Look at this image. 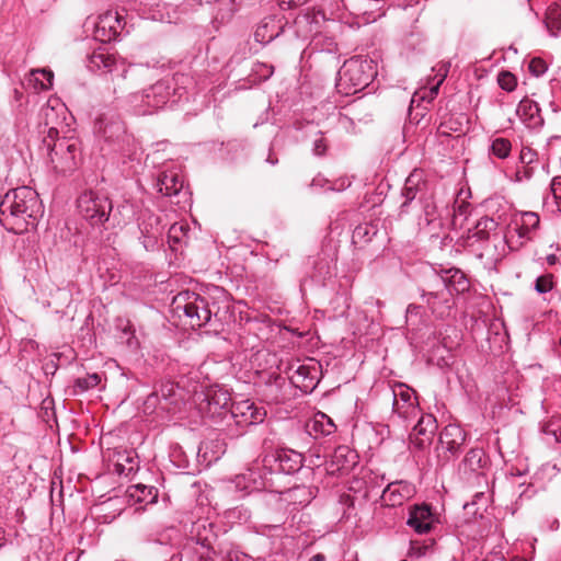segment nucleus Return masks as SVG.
I'll use <instances>...</instances> for the list:
<instances>
[{
	"label": "nucleus",
	"instance_id": "34",
	"mask_svg": "<svg viewBox=\"0 0 561 561\" xmlns=\"http://www.w3.org/2000/svg\"><path fill=\"white\" fill-rule=\"evenodd\" d=\"M139 230L140 233L162 236L163 227L161 225V218L158 215L145 213L139 222Z\"/></svg>",
	"mask_w": 561,
	"mask_h": 561
},
{
	"label": "nucleus",
	"instance_id": "25",
	"mask_svg": "<svg viewBox=\"0 0 561 561\" xmlns=\"http://www.w3.org/2000/svg\"><path fill=\"white\" fill-rule=\"evenodd\" d=\"M490 460L482 448H471L461 462V470L465 474H477L484 477V470L489 467Z\"/></svg>",
	"mask_w": 561,
	"mask_h": 561
},
{
	"label": "nucleus",
	"instance_id": "43",
	"mask_svg": "<svg viewBox=\"0 0 561 561\" xmlns=\"http://www.w3.org/2000/svg\"><path fill=\"white\" fill-rule=\"evenodd\" d=\"M161 0H144L139 3L140 14L146 19L158 20L162 19L161 14H157L154 9L160 7Z\"/></svg>",
	"mask_w": 561,
	"mask_h": 561
},
{
	"label": "nucleus",
	"instance_id": "27",
	"mask_svg": "<svg viewBox=\"0 0 561 561\" xmlns=\"http://www.w3.org/2000/svg\"><path fill=\"white\" fill-rule=\"evenodd\" d=\"M434 276L442 277V282L446 285V288H448L451 296L469 290V280L465 273L458 268L445 270L442 271L440 274H435Z\"/></svg>",
	"mask_w": 561,
	"mask_h": 561
},
{
	"label": "nucleus",
	"instance_id": "9",
	"mask_svg": "<svg viewBox=\"0 0 561 561\" xmlns=\"http://www.w3.org/2000/svg\"><path fill=\"white\" fill-rule=\"evenodd\" d=\"M288 379L293 386L302 392H311L319 382L320 365L310 359L308 363H295L288 367Z\"/></svg>",
	"mask_w": 561,
	"mask_h": 561
},
{
	"label": "nucleus",
	"instance_id": "15",
	"mask_svg": "<svg viewBox=\"0 0 561 561\" xmlns=\"http://www.w3.org/2000/svg\"><path fill=\"white\" fill-rule=\"evenodd\" d=\"M124 61H118L116 56L108 51L106 47H98L87 56V67L92 72H113L122 67V78H126L127 69Z\"/></svg>",
	"mask_w": 561,
	"mask_h": 561
},
{
	"label": "nucleus",
	"instance_id": "33",
	"mask_svg": "<svg viewBox=\"0 0 561 561\" xmlns=\"http://www.w3.org/2000/svg\"><path fill=\"white\" fill-rule=\"evenodd\" d=\"M471 204L456 201L453 207L450 225L453 229L462 228L471 213Z\"/></svg>",
	"mask_w": 561,
	"mask_h": 561
},
{
	"label": "nucleus",
	"instance_id": "5",
	"mask_svg": "<svg viewBox=\"0 0 561 561\" xmlns=\"http://www.w3.org/2000/svg\"><path fill=\"white\" fill-rule=\"evenodd\" d=\"M376 76L377 65L373 59L355 56L340 69L336 88L345 95L355 94L367 88Z\"/></svg>",
	"mask_w": 561,
	"mask_h": 561
},
{
	"label": "nucleus",
	"instance_id": "58",
	"mask_svg": "<svg viewBox=\"0 0 561 561\" xmlns=\"http://www.w3.org/2000/svg\"><path fill=\"white\" fill-rule=\"evenodd\" d=\"M179 233H184V226L179 224H173L168 232V238L173 239L174 241L179 242Z\"/></svg>",
	"mask_w": 561,
	"mask_h": 561
},
{
	"label": "nucleus",
	"instance_id": "52",
	"mask_svg": "<svg viewBox=\"0 0 561 561\" xmlns=\"http://www.w3.org/2000/svg\"><path fill=\"white\" fill-rule=\"evenodd\" d=\"M228 561H261V560L255 559L241 550L234 549V550H231L228 552Z\"/></svg>",
	"mask_w": 561,
	"mask_h": 561
},
{
	"label": "nucleus",
	"instance_id": "36",
	"mask_svg": "<svg viewBox=\"0 0 561 561\" xmlns=\"http://www.w3.org/2000/svg\"><path fill=\"white\" fill-rule=\"evenodd\" d=\"M450 69V62L449 61H440L438 62L433 70L436 71V77H438L437 82L428 90V95H422L421 99L425 100L426 98L428 101L433 100L437 94L439 90V85L444 82L446 77L448 76Z\"/></svg>",
	"mask_w": 561,
	"mask_h": 561
},
{
	"label": "nucleus",
	"instance_id": "31",
	"mask_svg": "<svg viewBox=\"0 0 561 561\" xmlns=\"http://www.w3.org/2000/svg\"><path fill=\"white\" fill-rule=\"evenodd\" d=\"M54 73L46 69L32 70L27 79L36 91L48 90L53 85Z\"/></svg>",
	"mask_w": 561,
	"mask_h": 561
},
{
	"label": "nucleus",
	"instance_id": "20",
	"mask_svg": "<svg viewBox=\"0 0 561 561\" xmlns=\"http://www.w3.org/2000/svg\"><path fill=\"white\" fill-rule=\"evenodd\" d=\"M435 522L432 507L427 504H415L409 508V517L407 525L415 533L423 535L427 534Z\"/></svg>",
	"mask_w": 561,
	"mask_h": 561
},
{
	"label": "nucleus",
	"instance_id": "10",
	"mask_svg": "<svg viewBox=\"0 0 561 561\" xmlns=\"http://www.w3.org/2000/svg\"><path fill=\"white\" fill-rule=\"evenodd\" d=\"M172 91L174 89L167 80H161L145 89L140 94L135 98L140 99V102L145 106L141 111L142 114H151L152 112L164 107L169 102L174 103L175 100H171Z\"/></svg>",
	"mask_w": 561,
	"mask_h": 561
},
{
	"label": "nucleus",
	"instance_id": "64",
	"mask_svg": "<svg viewBox=\"0 0 561 561\" xmlns=\"http://www.w3.org/2000/svg\"><path fill=\"white\" fill-rule=\"evenodd\" d=\"M449 130H455V129L453 127H449L447 123H443L438 127V133L442 135H448Z\"/></svg>",
	"mask_w": 561,
	"mask_h": 561
},
{
	"label": "nucleus",
	"instance_id": "42",
	"mask_svg": "<svg viewBox=\"0 0 561 561\" xmlns=\"http://www.w3.org/2000/svg\"><path fill=\"white\" fill-rule=\"evenodd\" d=\"M207 400L210 405H217L220 409H226L231 402V397L227 391L215 390L207 394Z\"/></svg>",
	"mask_w": 561,
	"mask_h": 561
},
{
	"label": "nucleus",
	"instance_id": "28",
	"mask_svg": "<svg viewBox=\"0 0 561 561\" xmlns=\"http://www.w3.org/2000/svg\"><path fill=\"white\" fill-rule=\"evenodd\" d=\"M306 428L314 438L331 436L336 432L333 420L323 412H317L306 424Z\"/></svg>",
	"mask_w": 561,
	"mask_h": 561
},
{
	"label": "nucleus",
	"instance_id": "57",
	"mask_svg": "<svg viewBox=\"0 0 561 561\" xmlns=\"http://www.w3.org/2000/svg\"><path fill=\"white\" fill-rule=\"evenodd\" d=\"M308 1L309 0H278V5L282 10H291L306 4Z\"/></svg>",
	"mask_w": 561,
	"mask_h": 561
},
{
	"label": "nucleus",
	"instance_id": "50",
	"mask_svg": "<svg viewBox=\"0 0 561 561\" xmlns=\"http://www.w3.org/2000/svg\"><path fill=\"white\" fill-rule=\"evenodd\" d=\"M162 236L141 233L142 245L147 251H156Z\"/></svg>",
	"mask_w": 561,
	"mask_h": 561
},
{
	"label": "nucleus",
	"instance_id": "40",
	"mask_svg": "<svg viewBox=\"0 0 561 561\" xmlns=\"http://www.w3.org/2000/svg\"><path fill=\"white\" fill-rule=\"evenodd\" d=\"M329 149V141L324 133L319 130L311 140V151L316 157H324Z\"/></svg>",
	"mask_w": 561,
	"mask_h": 561
},
{
	"label": "nucleus",
	"instance_id": "1",
	"mask_svg": "<svg viewBox=\"0 0 561 561\" xmlns=\"http://www.w3.org/2000/svg\"><path fill=\"white\" fill-rule=\"evenodd\" d=\"M44 209L35 190L20 186L4 194L0 202V224L14 233H22L34 227Z\"/></svg>",
	"mask_w": 561,
	"mask_h": 561
},
{
	"label": "nucleus",
	"instance_id": "12",
	"mask_svg": "<svg viewBox=\"0 0 561 561\" xmlns=\"http://www.w3.org/2000/svg\"><path fill=\"white\" fill-rule=\"evenodd\" d=\"M125 25V19L118 11L107 10L100 14L94 23V37L102 43L115 41Z\"/></svg>",
	"mask_w": 561,
	"mask_h": 561
},
{
	"label": "nucleus",
	"instance_id": "22",
	"mask_svg": "<svg viewBox=\"0 0 561 561\" xmlns=\"http://www.w3.org/2000/svg\"><path fill=\"white\" fill-rule=\"evenodd\" d=\"M274 470L285 474L298 472L304 465V457L300 453L293 449H279L272 456Z\"/></svg>",
	"mask_w": 561,
	"mask_h": 561
},
{
	"label": "nucleus",
	"instance_id": "45",
	"mask_svg": "<svg viewBox=\"0 0 561 561\" xmlns=\"http://www.w3.org/2000/svg\"><path fill=\"white\" fill-rule=\"evenodd\" d=\"M539 216L533 211H526L522 215V226L520 229L525 232H529L535 230L539 226Z\"/></svg>",
	"mask_w": 561,
	"mask_h": 561
},
{
	"label": "nucleus",
	"instance_id": "17",
	"mask_svg": "<svg viewBox=\"0 0 561 561\" xmlns=\"http://www.w3.org/2000/svg\"><path fill=\"white\" fill-rule=\"evenodd\" d=\"M437 430V421L433 414H422L410 434V444L416 449H424L432 444Z\"/></svg>",
	"mask_w": 561,
	"mask_h": 561
},
{
	"label": "nucleus",
	"instance_id": "55",
	"mask_svg": "<svg viewBox=\"0 0 561 561\" xmlns=\"http://www.w3.org/2000/svg\"><path fill=\"white\" fill-rule=\"evenodd\" d=\"M139 492L140 494L137 495L138 501H147L148 496H151V499H154L156 495H152V488H148L146 485H136L135 486V493H130L131 496H136V493Z\"/></svg>",
	"mask_w": 561,
	"mask_h": 561
},
{
	"label": "nucleus",
	"instance_id": "30",
	"mask_svg": "<svg viewBox=\"0 0 561 561\" xmlns=\"http://www.w3.org/2000/svg\"><path fill=\"white\" fill-rule=\"evenodd\" d=\"M423 214H424V226L423 229H426L431 237H438L439 231L443 228V221L437 216L436 206L433 202H431L430 196H427L423 202Z\"/></svg>",
	"mask_w": 561,
	"mask_h": 561
},
{
	"label": "nucleus",
	"instance_id": "24",
	"mask_svg": "<svg viewBox=\"0 0 561 561\" xmlns=\"http://www.w3.org/2000/svg\"><path fill=\"white\" fill-rule=\"evenodd\" d=\"M156 186L162 195L173 197L182 193L184 180L178 170H165L158 175Z\"/></svg>",
	"mask_w": 561,
	"mask_h": 561
},
{
	"label": "nucleus",
	"instance_id": "6",
	"mask_svg": "<svg viewBox=\"0 0 561 561\" xmlns=\"http://www.w3.org/2000/svg\"><path fill=\"white\" fill-rule=\"evenodd\" d=\"M174 302L176 309H182L184 314L190 319L192 328H202L210 322L213 317H217L219 306L210 302L206 296H201L191 291L180 293Z\"/></svg>",
	"mask_w": 561,
	"mask_h": 561
},
{
	"label": "nucleus",
	"instance_id": "60",
	"mask_svg": "<svg viewBox=\"0 0 561 561\" xmlns=\"http://www.w3.org/2000/svg\"><path fill=\"white\" fill-rule=\"evenodd\" d=\"M561 196V176L554 178L551 182V197Z\"/></svg>",
	"mask_w": 561,
	"mask_h": 561
},
{
	"label": "nucleus",
	"instance_id": "26",
	"mask_svg": "<svg viewBox=\"0 0 561 561\" xmlns=\"http://www.w3.org/2000/svg\"><path fill=\"white\" fill-rule=\"evenodd\" d=\"M283 31L282 20L276 16H266L257 25L254 38L257 43L265 45L278 37Z\"/></svg>",
	"mask_w": 561,
	"mask_h": 561
},
{
	"label": "nucleus",
	"instance_id": "23",
	"mask_svg": "<svg viewBox=\"0 0 561 561\" xmlns=\"http://www.w3.org/2000/svg\"><path fill=\"white\" fill-rule=\"evenodd\" d=\"M339 27L340 24L336 21L327 19V25L319 27L310 39L312 48L320 51L334 53L336 50L334 32Z\"/></svg>",
	"mask_w": 561,
	"mask_h": 561
},
{
	"label": "nucleus",
	"instance_id": "11",
	"mask_svg": "<svg viewBox=\"0 0 561 561\" xmlns=\"http://www.w3.org/2000/svg\"><path fill=\"white\" fill-rule=\"evenodd\" d=\"M265 415V411L256 407L254 402L241 400L231 403L230 409L225 412L224 419H228V422L233 421L237 426L244 428L263 422Z\"/></svg>",
	"mask_w": 561,
	"mask_h": 561
},
{
	"label": "nucleus",
	"instance_id": "48",
	"mask_svg": "<svg viewBox=\"0 0 561 561\" xmlns=\"http://www.w3.org/2000/svg\"><path fill=\"white\" fill-rule=\"evenodd\" d=\"M528 69L531 75L540 77L546 73V71L548 70V66L543 59L539 57H534L529 61Z\"/></svg>",
	"mask_w": 561,
	"mask_h": 561
},
{
	"label": "nucleus",
	"instance_id": "4",
	"mask_svg": "<svg viewBox=\"0 0 561 561\" xmlns=\"http://www.w3.org/2000/svg\"><path fill=\"white\" fill-rule=\"evenodd\" d=\"M47 151V164L58 173L66 174L76 170L80 156L79 141L75 138L59 137L56 127H49L47 136L43 139Z\"/></svg>",
	"mask_w": 561,
	"mask_h": 561
},
{
	"label": "nucleus",
	"instance_id": "61",
	"mask_svg": "<svg viewBox=\"0 0 561 561\" xmlns=\"http://www.w3.org/2000/svg\"><path fill=\"white\" fill-rule=\"evenodd\" d=\"M421 312V306L411 304L407 308V319H411L413 316H419Z\"/></svg>",
	"mask_w": 561,
	"mask_h": 561
},
{
	"label": "nucleus",
	"instance_id": "49",
	"mask_svg": "<svg viewBox=\"0 0 561 561\" xmlns=\"http://www.w3.org/2000/svg\"><path fill=\"white\" fill-rule=\"evenodd\" d=\"M552 280L550 275L539 276L535 282V290L538 294H546L552 289Z\"/></svg>",
	"mask_w": 561,
	"mask_h": 561
},
{
	"label": "nucleus",
	"instance_id": "59",
	"mask_svg": "<svg viewBox=\"0 0 561 561\" xmlns=\"http://www.w3.org/2000/svg\"><path fill=\"white\" fill-rule=\"evenodd\" d=\"M284 531V528L280 525H263L261 533L266 536H271L274 534L280 535Z\"/></svg>",
	"mask_w": 561,
	"mask_h": 561
},
{
	"label": "nucleus",
	"instance_id": "19",
	"mask_svg": "<svg viewBox=\"0 0 561 561\" xmlns=\"http://www.w3.org/2000/svg\"><path fill=\"white\" fill-rule=\"evenodd\" d=\"M466 432L457 424H448L443 428L439 434L438 443L440 449L448 454L446 459L459 455L466 442Z\"/></svg>",
	"mask_w": 561,
	"mask_h": 561
},
{
	"label": "nucleus",
	"instance_id": "29",
	"mask_svg": "<svg viewBox=\"0 0 561 561\" xmlns=\"http://www.w3.org/2000/svg\"><path fill=\"white\" fill-rule=\"evenodd\" d=\"M516 114L528 127H538L543 124L538 103L527 96L520 100Z\"/></svg>",
	"mask_w": 561,
	"mask_h": 561
},
{
	"label": "nucleus",
	"instance_id": "62",
	"mask_svg": "<svg viewBox=\"0 0 561 561\" xmlns=\"http://www.w3.org/2000/svg\"><path fill=\"white\" fill-rule=\"evenodd\" d=\"M124 333L125 334H129V336L127 337V344L129 346H134V345H137V340L134 335V331L131 330V325L130 324H127V327L124 329Z\"/></svg>",
	"mask_w": 561,
	"mask_h": 561
},
{
	"label": "nucleus",
	"instance_id": "51",
	"mask_svg": "<svg viewBox=\"0 0 561 561\" xmlns=\"http://www.w3.org/2000/svg\"><path fill=\"white\" fill-rule=\"evenodd\" d=\"M522 164L530 165L537 161V152L528 146H524L519 153Z\"/></svg>",
	"mask_w": 561,
	"mask_h": 561
},
{
	"label": "nucleus",
	"instance_id": "37",
	"mask_svg": "<svg viewBox=\"0 0 561 561\" xmlns=\"http://www.w3.org/2000/svg\"><path fill=\"white\" fill-rule=\"evenodd\" d=\"M496 227L497 222L494 219L490 217H482L477 221L471 237L477 240L488 239L490 231L495 230Z\"/></svg>",
	"mask_w": 561,
	"mask_h": 561
},
{
	"label": "nucleus",
	"instance_id": "46",
	"mask_svg": "<svg viewBox=\"0 0 561 561\" xmlns=\"http://www.w3.org/2000/svg\"><path fill=\"white\" fill-rule=\"evenodd\" d=\"M290 496L291 499H300L299 504L300 505H307L311 501V491L307 486H297L293 490H290Z\"/></svg>",
	"mask_w": 561,
	"mask_h": 561
},
{
	"label": "nucleus",
	"instance_id": "47",
	"mask_svg": "<svg viewBox=\"0 0 561 561\" xmlns=\"http://www.w3.org/2000/svg\"><path fill=\"white\" fill-rule=\"evenodd\" d=\"M489 497L484 492H477L473 496L471 503H466L463 505L465 510H468L470 506H477V510L473 511V514H477L480 510H485L488 505Z\"/></svg>",
	"mask_w": 561,
	"mask_h": 561
},
{
	"label": "nucleus",
	"instance_id": "14",
	"mask_svg": "<svg viewBox=\"0 0 561 561\" xmlns=\"http://www.w3.org/2000/svg\"><path fill=\"white\" fill-rule=\"evenodd\" d=\"M336 253L331 249H322L320 253L309 257L308 266L311 267L309 277L319 285H325V282L335 274Z\"/></svg>",
	"mask_w": 561,
	"mask_h": 561
},
{
	"label": "nucleus",
	"instance_id": "2",
	"mask_svg": "<svg viewBox=\"0 0 561 561\" xmlns=\"http://www.w3.org/2000/svg\"><path fill=\"white\" fill-rule=\"evenodd\" d=\"M80 215L93 227L123 228L135 217V206L124 201L114 208L110 197L99 191H85L77 199Z\"/></svg>",
	"mask_w": 561,
	"mask_h": 561
},
{
	"label": "nucleus",
	"instance_id": "16",
	"mask_svg": "<svg viewBox=\"0 0 561 561\" xmlns=\"http://www.w3.org/2000/svg\"><path fill=\"white\" fill-rule=\"evenodd\" d=\"M427 182L423 178V172L414 170L407 178L402 188L404 202L400 206L401 213L408 211V206L416 198L422 203L427 197Z\"/></svg>",
	"mask_w": 561,
	"mask_h": 561
},
{
	"label": "nucleus",
	"instance_id": "21",
	"mask_svg": "<svg viewBox=\"0 0 561 561\" xmlns=\"http://www.w3.org/2000/svg\"><path fill=\"white\" fill-rule=\"evenodd\" d=\"M415 493V488L408 481L390 482L382 491L381 501L387 506H400L411 499Z\"/></svg>",
	"mask_w": 561,
	"mask_h": 561
},
{
	"label": "nucleus",
	"instance_id": "44",
	"mask_svg": "<svg viewBox=\"0 0 561 561\" xmlns=\"http://www.w3.org/2000/svg\"><path fill=\"white\" fill-rule=\"evenodd\" d=\"M497 83L502 90L512 92L516 89L517 79L512 72L503 70L497 76Z\"/></svg>",
	"mask_w": 561,
	"mask_h": 561
},
{
	"label": "nucleus",
	"instance_id": "56",
	"mask_svg": "<svg viewBox=\"0 0 561 561\" xmlns=\"http://www.w3.org/2000/svg\"><path fill=\"white\" fill-rule=\"evenodd\" d=\"M352 184V181L348 176H343L337 179L332 185L329 186L328 190L330 191H344L345 188L350 187Z\"/></svg>",
	"mask_w": 561,
	"mask_h": 561
},
{
	"label": "nucleus",
	"instance_id": "18",
	"mask_svg": "<svg viewBox=\"0 0 561 561\" xmlns=\"http://www.w3.org/2000/svg\"><path fill=\"white\" fill-rule=\"evenodd\" d=\"M357 461L358 455L355 450L345 445L339 446L327 462V472L329 474H346L356 466Z\"/></svg>",
	"mask_w": 561,
	"mask_h": 561
},
{
	"label": "nucleus",
	"instance_id": "39",
	"mask_svg": "<svg viewBox=\"0 0 561 561\" xmlns=\"http://www.w3.org/2000/svg\"><path fill=\"white\" fill-rule=\"evenodd\" d=\"M117 460L115 463L116 472L119 474H128L134 470L135 458L127 451H116Z\"/></svg>",
	"mask_w": 561,
	"mask_h": 561
},
{
	"label": "nucleus",
	"instance_id": "7",
	"mask_svg": "<svg viewBox=\"0 0 561 561\" xmlns=\"http://www.w3.org/2000/svg\"><path fill=\"white\" fill-rule=\"evenodd\" d=\"M421 296L437 318H445L449 314L454 304L453 296L442 282V277L433 276L428 283V290H423Z\"/></svg>",
	"mask_w": 561,
	"mask_h": 561
},
{
	"label": "nucleus",
	"instance_id": "32",
	"mask_svg": "<svg viewBox=\"0 0 561 561\" xmlns=\"http://www.w3.org/2000/svg\"><path fill=\"white\" fill-rule=\"evenodd\" d=\"M545 24L552 36H558L561 31V7L552 3L547 8Z\"/></svg>",
	"mask_w": 561,
	"mask_h": 561
},
{
	"label": "nucleus",
	"instance_id": "63",
	"mask_svg": "<svg viewBox=\"0 0 561 561\" xmlns=\"http://www.w3.org/2000/svg\"><path fill=\"white\" fill-rule=\"evenodd\" d=\"M254 476V471L253 470H249V472L247 474H242L240 477L237 478V485L240 486L242 481L241 480H245V479H251L253 480V482L255 483V479L252 478Z\"/></svg>",
	"mask_w": 561,
	"mask_h": 561
},
{
	"label": "nucleus",
	"instance_id": "54",
	"mask_svg": "<svg viewBox=\"0 0 561 561\" xmlns=\"http://www.w3.org/2000/svg\"><path fill=\"white\" fill-rule=\"evenodd\" d=\"M285 385V379L283 377H276L274 383L267 385V390L273 393L272 400L278 401L280 388Z\"/></svg>",
	"mask_w": 561,
	"mask_h": 561
},
{
	"label": "nucleus",
	"instance_id": "53",
	"mask_svg": "<svg viewBox=\"0 0 561 561\" xmlns=\"http://www.w3.org/2000/svg\"><path fill=\"white\" fill-rule=\"evenodd\" d=\"M534 175V168L530 165H527V164H523V167L520 169H517L516 173H515V179L517 182H523V181H527V180H530Z\"/></svg>",
	"mask_w": 561,
	"mask_h": 561
},
{
	"label": "nucleus",
	"instance_id": "41",
	"mask_svg": "<svg viewBox=\"0 0 561 561\" xmlns=\"http://www.w3.org/2000/svg\"><path fill=\"white\" fill-rule=\"evenodd\" d=\"M376 232L377 231L374 226L368 224L358 225L353 231V242H368L370 241L371 237L376 234Z\"/></svg>",
	"mask_w": 561,
	"mask_h": 561
},
{
	"label": "nucleus",
	"instance_id": "3",
	"mask_svg": "<svg viewBox=\"0 0 561 561\" xmlns=\"http://www.w3.org/2000/svg\"><path fill=\"white\" fill-rule=\"evenodd\" d=\"M94 135L103 142L102 150L119 152L122 156L134 159L137 153V144L133 135L125 130V125L118 115L104 113L94 123Z\"/></svg>",
	"mask_w": 561,
	"mask_h": 561
},
{
	"label": "nucleus",
	"instance_id": "38",
	"mask_svg": "<svg viewBox=\"0 0 561 561\" xmlns=\"http://www.w3.org/2000/svg\"><path fill=\"white\" fill-rule=\"evenodd\" d=\"M512 150V144L507 138L497 137L492 140L490 151L499 159H506Z\"/></svg>",
	"mask_w": 561,
	"mask_h": 561
},
{
	"label": "nucleus",
	"instance_id": "35",
	"mask_svg": "<svg viewBox=\"0 0 561 561\" xmlns=\"http://www.w3.org/2000/svg\"><path fill=\"white\" fill-rule=\"evenodd\" d=\"M102 381V375L93 373L84 377H79L73 383V393L79 394L90 389L96 388Z\"/></svg>",
	"mask_w": 561,
	"mask_h": 561
},
{
	"label": "nucleus",
	"instance_id": "13",
	"mask_svg": "<svg viewBox=\"0 0 561 561\" xmlns=\"http://www.w3.org/2000/svg\"><path fill=\"white\" fill-rule=\"evenodd\" d=\"M327 25V18L321 10H310L299 13L289 27L294 35L301 41H310L321 26Z\"/></svg>",
	"mask_w": 561,
	"mask_h": 561
},
{
	"label": "nucleus",
	"instance_id": "8",
	"mask_svg": "<svg viewBox=\"0 0 561 561\" xmlns=\"http://www.w3.org/2000/svg\"><path fill=\"white\" fill-rule=\"evenodd\" d=\"M392 413L403 420H413L419 416L420 408L415 392L404 383H397L391 389Z\"/></svg>",
	"mask_w": 561,
	"mask_h": 561
}]
</instances>
